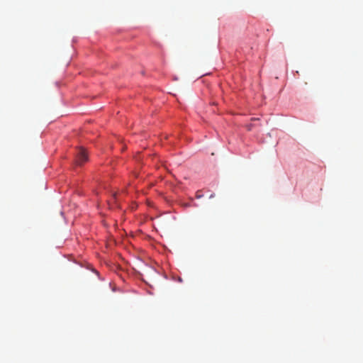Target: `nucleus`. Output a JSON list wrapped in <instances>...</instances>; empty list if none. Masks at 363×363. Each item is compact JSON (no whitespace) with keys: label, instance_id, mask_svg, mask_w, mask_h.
I'll list each match as a JSON object with an SVG mask.
<instances>
[{"label":"nucleus","instance_id":"nucleus-1","mask_svg":"<svg viewBox=\"0 0 363 363\" xmlns=\"http://www.w3.org/2000/svg\"><path fill=\"white\" fill-rule=\"evenodd\" d=\"M88 160V155L86 150L83 148L79 149L76 155L75 162L77 165H82Z\"/></svg>","mask_w":363,"mask_h":363},{"label":"nucleus","instance_id":"nucleus-2","mask_svg":"<svg viewBox=\"0 0 363 363\" xmlns=\"http://www.w3.org/2000/svg\"><path fill=\"white\" fill-rule=\"evenodd\" d=\"M213 196H214V195H213V194H211V195L210 196V198H213Z\"/></svg>","mask_w":363,"mask_h":363}]
</instances>
